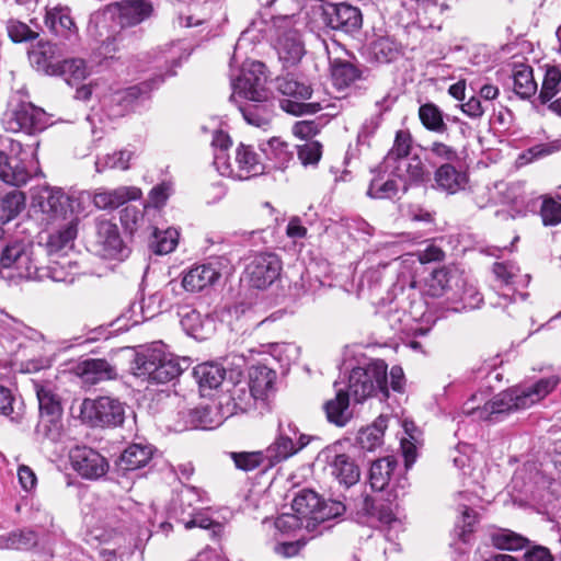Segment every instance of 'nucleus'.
I'll list each match as a JSON object with an SVG mask.
<instances>
[{
	"label": "nucleus",
	"instance_id": "864d4df0",
	"mask_svg": "<svg viewBox=\"0 0 561 561\" xmlns=\"http://www.w3.org/2000/svg\"><path fill=\"white\" fill-rule=\"evenodd\" d=\"M513 82L514 92L522 99H529L537 91V83L529 66L516 67L513 72Z\"/></svg>",
	"mask_w": 561,
	"mask_h": 561
},
{
	"label": "nucleus",
	"instance_id": "72a5a7b5",
	"mask_svg": "<svg viewBox=\"0 0 561 561\" xmlns=\"http://www.w3.org/2000/svg\"><path fill=\"white\" fill-rule=\"evenodd\" d=\"M478 497L470 492H459L457 495V510L460 518L456 524L457 529H461L459 537L462 541H467V534L472 531V527L478 522V515L472 506L478 502Z\"/></svg>",
	"mask_w": 561,
	"mask_h": 561
},
{
	"label": "nucleus",
	"instance_id": "dca6fc26",
	"mask_svg": "<svg viewBox=\"0 0 561 561\" xmlns=\"http://www.w3.org/2000/svg\"><path fill=\"white\" fill-rule=\"evenodd\" d=\"M95 248L96 252L105 259L124 260L129 249L123 242L118 227L108 219H95Z\"/></svg>",
	"mask_w": 561,
	"mask_h": 561
},
{
	"label": "nucleus",
	"instance_id": "423d86ee",
	"mask_svg": "<svg viewBox=\"0 0 561 561\" xmlns=\"http://www.w3.org/2000/svg\"><path fill=\"white\" fill-rule=\"evenodd\" d=\"M37 405L39 411L37 427H41L43 433V444H45L46 440L50 443L60 442L64 436L60 397L50 388H37Z\"/></svg>",
	"mask_w": 561,
	"mask_h": 561
},
{
	"label": "nucleus",
	"instance_id": "f03ea898",
	"mask_svg": "<svg viewBox=\"0 0 561 561\" xmlns=\"http://www.w3.org/2000/svg\"><path fill=\"white\" fill-rule=\"evenodd\" d=\"M182 363L186 364V360L167 353L164 344L156 342L136 353L131 370L142 380L165 383L181 375L184 369Z\"/></svg>",
	"mask_w": 561,
	"mask_h": 561
},
{
	"label": "nucleus",
	"instance_id": "cd10ccee",
	"mask_svg": "<svg viewBox=\"0 0 561 561\" xmlns=\"http://www.w3.org/2000/svg\"><path fill=\"white\" fill-rule=\"evenodd\" d=\"M236 103L249 125L265 129L271 124L274 116L272 96L266 99V101L243 100Z\"/></svg>",
	"mask_w": 561,
	"mask_h": 561
},
{
	"label": "nucleus",
	"instance_id": "3c124183",
	"mask_svg": "<svg viewBox=\"0 0 561 561\" xmlns=\"http://www.w3.org/2000/svg\"><path fill=\"white\" fill-rule=\"evenodd\" d=\"M491 541L500 550L518 551L530 545L526 537L505 528L496 529L491 534Z\"/></svg>",
	"mask_w": 561,
	"mask_h": 561
},
{
	"label": "nucleus",
	"instance_id": "a18cd8bd",
	"mask_svg": "<svg viewBox=\"0 0 561 561\" xmlns=\"http://www.w3.org/2000/svg\"><path fill=\"white\" fill-rule=\"evenodd\" d=\"M397 465L398 462L392 456L374 461L369 469V483L371 489L382 491L389 484Z\"/></svg>",
	"mask_w": 561,
	"mask_h": 561
},
{
	"label": "nucleus",
	"instance_id": "c03bdc74",
	"mask_svg": "<svg viewBox=\"0 0 561 561\" xmlns=\"http://www.w3.org/2000/svg\"><path fill=\"white\" fill-rule=\"evenodd\" d=\"M30 173L16 158L8 157L0 150V180L4 183L20 186L27 182Z\"/></svg>",
	"mask_w": 561,
	"mask_h": 561
},
{
	"label": "nucleus",
	"instance_id": "052dcab7",
	"mask_svg": "<svg viewBox=\"0 0 561 561\" xmlns=\"http://www.w3.org/2000/svg\"><path fill=\"white\" fill-rule=\"evenodd\" d=\"M370 51L374 58L379 62H390L400 54L398 43L389 36H379L373 41Z\"/></svg>",
	"mask_w": 561,
	"mask_h": 561
},
{
	"label": "nucleus",
	"instance_id": "6e6d98bb",
	"mask_svg": "<svg viewBox=\"0 0 561 561\" xmlns=\"http://www.w3.org/2000/svg\"><path fill=\"white\" fill-rule=\"evenodd\" d=\"M181 325L184 331L197 340L206 339L207 328L213 327V319H203L196 310H191L181 317Z\"/></svg>",
	"mask_w": 561,
	"mask_h": 561
},
{
	"label": "nucleus",
	"instance_id": "f8f14e48",
	"mask_svg": "<svg viewBox=\"0 0 561 561\" xmlns=\"http://www.w3.org/2000/svg\"><path fill=\"white\" fill-rule=\"evenodd\" d=\"M283 263L280 257L272 252L256 253L245 267V278L257 289H265L280 276Z\"/></svg>",
	"mask_w": 561,
	"mask_h": 561
},
{
	"label": "nucleus",
	"instance_id": "13d9d810",
	"mask_svg": "<svg viewBox=\"0 0 561 561\" xmlns=\"http://www.w3.org/2000/svg\"><path fill=\"white\" fill-rule=\"evenodd\" d=\"M25 206V196L22 192L12 190L0 198V221L9 222L15 218Z\"/></svg>",
	"mask_w": 561,
	"mask_h": 561
},
{
	"label": "nucleus",
	"instance_id": "9d476101",
	"mask_svg": "<svg viewBox=\"0 0 561 561\" xmlns=\"http://www.w3.org/2000/svg\"><path fill=\"white\" fill-rule=\"evenodd\" d=\"M151 0H123L108 4L98 19L116 20L121 27L136 26L153 14Z\"/></svg>",
	"mask_w": 561,
	"mask_h": 561
},
{
	"label": "nucleus",
	"instance_id": "f3484780",
	"mask_svg": "<svg viewBox=\"0 0 561 561\" xmlns=\"http://www.w3.org/2000/svg\"><path fill=\"white\" fill-rule=\"evenodd\" d=\"M341 445L335 444L327 447L321 456L324 458L330 474L339 481L340 484L350 488L358 482L360 471L355 460L340 451Z\"/></svg>",
	"mask_w": 561,
	"mask_h": 561
},
{
	"label": "nucleus",
	"instance_id": "c9c22d12",
	"mask_svg": "<svg viewBox=\"0 0 561 561\" xmlns=\"http://www.w3.org/2000/svg\"><path fill=\"white\" fill-rule=\"evenodd\" d=\"M46 27L57 36L69 37L76 32V25L66 7H54L46 9L44 19Z\"/></svg>",
	"mask_w": 561,
	"mask_h": 561
},
{
	"label": "nucleus",
	"instance_id": "680f3d73",
	"mask_svg": "<svg viewBox=\"0 0 561 561\" xmlns=\"http://www.w3.org/2000/svg\"><path fill=\"white\" fill-rule=\"evenodd\" d=\"M456 289H458V300L451 301L448 306L454 311L473 310L483 301L481 294L473 286L465 287L463 282L459 283Z\"/></svg>",
	"mask_w": 561,
	"mask_h": 561
},
{
	"label": "nucleus",
	"instance_id": "bf43d9fd",
	"mask_svg": "<svg viewBox=\"0 0 561 561\" xmlns=\"http://www.w3.org/2000/svg\"><path fill=\"white\" fill-rule=\"evenodd\" d=\"M88 75L85 61L81 58L62 59L59 64V70L55 76H60L65 81L72 85L81 82Z\"/></svg>",
	"mask_w": 561,
	"mask_h": 561
},
{
	"label": "nucleus",
	"instance_id": "e433bc0d",
	"mask_svg": "<svg viewBox=\"0 0 561 561\" xmlns=\"http://www.w3.org/2000/svg\"><path fill=\"white\" fill-rule=\"evenodd\" d=\"M340 382H334V388L336 389V396L334 399H331L325 402L324 404V411L327 414V419L329 422L337 425V426H344L350 417V396L344 390V388L339 387Z\"/></svg>",
	"mask_w": 561,
	"mask_h": 561
},
{
	"label": "nucleus",
	"instance_id": "39448f33",
	"mask_svg": "<svg viewBox=\"0 0 561 561\" xmlns=\"http://www.w3.org/2000/svg\"><path fill=\"white\" fill-rule=\"evenodd\" d=\"M267 69L261 61H249L242 66L240 75L231 81L232 94L230 101L238 102L237 98L251 101H266L272 96L267 88Z\"/></svg>",
	"mask_w": 561,
	"mask_h": 561
},
{
	"label": "nucleus",
	"instance_id": "5fc2aeb1",
	"mask_svg": "<svg viewBox=\"0 0 561 561\" xmlns=\"http://www.w3.org/2000/svg\"><path fill=\"white\" fill-rule=\"evenodd\" d=\"M419 118L422 125L430 131L444 134L447 130V124L444 121V114L434 103H425L419 108Z\"/></svg>",
	"mask_w": 561,
	"mask_h": 561
},
{
	"label": "nucleus",
	"instance_id": "7c9ffc66",
	"mask_svg": "<svg viewBox=\"0 0 561 561\" xmlns=\"http://www.w3.org/2000/svg\"><path fill=\"white\" fill-rule=\"evenodd\" d=\"M307 435H300L297 443H293L288 437H282L277 434L276 439L264 451L266 457V468L273 467L302 449L309 444Z\"/></svg>",
	"mask_w": 561,
	"mask_h": 561
},
{
	"label": "nucleus",
	"instance_id": "37998d69",
	"mask_svg": "<svg viewBox=\"0 0 561 561\" xmlns=\"http://www.w3.org/2000/svg\"><path fill=\"white\" fill-rule=\"evenodd\" d=\"M321 497L312 490H301L293 500V510L306 522V528L311 530L316 510H318Z\"/></svg>",
	"mask_w": 561,
	"mask_h": 561
},
{
	"label": "nucleus",
	"instance_id": "1a4fd4ad",
	"mask_svg": "<svg viewBox=\"0 0 561 561\" xmlns=\"http://www.w3.org/2000/svg\"><path fill=\"white\" fill-rule=\"evenodd\" d=\"M277 90L285 96L293 98L280 101V107L293 115L313 114L323 107L319 102L306 103L312 94L311 87L291 77H280L276 80Z\"/></svg>",
	"mask_w": 561,
	"mask_h": 561
},
{
	"label": "nucleus",
	"instance_id": "09e8293b",
	"mask_svg": "<svg viewBox=\"0 0 561 561\" xmlns=\"http://www.w3.org/2000/svg\"><path fill=\"white\" fill-rule=\"evenodd\" d=\"M148 206H145L144 210L136 206H127L121 211V222L126 231L130 234L140 231H148L151 229V224L146 218L149 214Z\"/></svg>",
	"mask_w": 561,
	"mask_h": 561
},
{
	"label": "nucleus",
	"instance_id": "8fccbe9b",
	"mask_svg": "<svg viewBox=\"0 0 561 561\" xmlns=\"http://www.w3.org/2000/svg\"><path fill=\"white\" fill-rule=\"evenodd\" d=\"M77 225L78 219H72L57 233L49 236L46 243V250L49 255L66 251L72 247L73 240L76 239L78 232Z\"/></svg>",
	"mask_w": 561,
	"mask_h": 561
},
{
	"label": "nucleus",
	"instance_id": "c85d7f7f",
	"mask_svg": "<svg viewBox=\"0 0 561 561\" xmlns=\"http://www.w3.org/2000/svg\"><path fill=\"white\" fill-rule=\"evenodd\" d=\"M276 50L285 67L297 65L306 53L301 36L295 28L285 31L278 36Z\"/></svg>",
	"mask_w": 561,
	"mask_h": 561
},
{
	"label": "nucleus",
	"instance_id": "a19ab883",
	"mask_svg": "<svg viewBox=\"0 0 561 561\" xmlns=\"http://www.w3.org/2000/svg\"><path fill=\"white\" fill-rule=\"evenodd\" d=\"M193 376L202 391L213 390L224 382L226 369L217 363H203L194 367Z\"/></svg>",
	"mask_w": 561,
	"mask_h": 561
},
{
	"label": "nucleus",
	"instance_id": "a211bd4d",
	"mask_svg": "<svg viewBox=\"0 0 561 561\" xmlns=\"http://www.w3.org/2000/svg\"><path fill=\"white\" fill-rule=\"evenodd\" d=\"M163 79L164 77L160 75L150 79V81H144L139 84L113 92L105 100V103L110 107L111 115L115 117L124 116L137 100L147 96Z\"/></svg>",
	"mask_w": 561,
	"mask_h": 561
},
{
	"label": "nucleus",
	"instance_id": "ddd939ff",
	"mask_svg": "<svg viewBox=\"0 0 561 561\" xmlns=\"http://www.w3.org/2000/svg\"><path fill=\"white\" fill-rule=\"evenodd\" d=\"M477 401L478 396L473 394L463 404L462 412L478 421H500L502 416L517 411L511 389L494 396L482 407L476 405Z\"/></svg>",
	"mask_w": 561,
	"mask_h": 561
},
{
	"label": "nucleus",
	"instance_id": "4c0bfd02",
	"mask_svg": "<svg viewBox=\"0 0 561 561\" xmlns=\"http://www.w3.org/2000/svg\"><path fill=\"white\" fill-rule=\"evenodd\" d=\"M92 540L100 541L101 543L108 545L112 540L117 547H102L99 549V557L102 561H122L124 554L126 553V549L123 548L119 542L123 540V537L115 531H106L100 528H93L89 534L88 541Z\"/></svg>",
	"mask_w": 561,
	"mask_h": 561
},
{
	"label": "nucleus",
	"instance_id": "5701e85b",
	"mask_svg": "<svg viewBox=\"0 0 561 561\" xmlns=\"http://www.w3.org/2000/svg\"><path fill=\"white\" fill-rule=\"evenodd\" d=\"M324 22L332 30L353 34L359 31L363 24L358 8L346 3L331 4L324 10Z\"/></svg>",
	"mask_w": 561,
	"mask_h": 561
},
{
	"label": "nucleus",
	"instance_id": "0e129e2a",
	"mask_svg": "<svg viewBox=\"0 0 561 561\" xmlns=\"http://www.w3.org/2000/svg\"><path fill=\"white\" fill-rule=\"evenodd\" d=\"M388 265L389 264L387 262H378L376 266H371L366 270L358 283V293H375L380 287L386 276Z\"/></svg>",
	"mask_w": 561,
	"mask_h": 561
},
{
	"label": "nucleus",
	"instance_id": "ea45409f",
	"mask_svg": "<svg viewBox=\"0 0 561 561\" xmlns=\"http://www.w3.org/2000/svg\"><path fill=\"white\" fill-rule=\"evenodd\" d=\"M399 191H402V184L389 172L379 167L377 174L370 181L367 194L373 198H392Z\"/></svg>",
	"mask_w": 561,
	"mask_h": 561
},
{
	"label": "nucleus",
	"instance_id": "69168bd1",
	"mask_svg": "<svg viewBox=\"0 0 561 561\" xmlns=\"http://www.w3.org/2000/svg\"><path fill=\"white\" fill-rule=\"evenodd\" d=\"M560 87L561 70L556 66L548 67L545 72L541 90L539 93V99L541 103L547 104L548 102H550L560 91Z\"/></svg>",
	"mask_w": 561,
	"mask_h": 561
},
{
	"label": "nucleus",
	"instance_id": "c756f323",
	"mask_svg": "<svg viewBox=\"0 0 561 561\" xmlns=\"http://www.w3.org/2000/svg\"><path fill=\"white\" fill-rule=\"evenodd\" d=\"M3 124L9 131L32 136L35 129V106L31 102L21 101L5 114Z\"/></svg>",
	"mask_w": 561,
	"mask_h": 561
},
{
	"label": "nucleus",
	"instance_id": "9b49d317",
	"mask_svg": "<svg viewBox=\"0 0 561 561\" xmlns=\"http://www.w3.org/2000/svg\"><path fill=\"white\" fill-rule=\"evenodd\" d=\"M493 274L495 276V288L499 291L500 299L505 302L497 301L492 304L495 307H506L508 302L515 301L516 296L525 299V294L518 293V287H525L529 282L527 274H522L519 267L513 262H497L493 265Z\"/></svg>",
	"mask_w": 561,
	"mask_h": 561
},
{
	"label": "nucleus",
	"instance_id": "4d7b16f0",
	"mask_svg": "<svg viewBox=\"0 0 561 561\" xmlns=\"http://www.w3.org/2000/svg\"><path fill=\"white\" fill-rule=\"evenodd\" d=\"M152 239L150 241V248L156 254H168L172 252L179 239V232L174 228H167L160 230L157 227H152Z\"/></svg>",
	"mask_w": 561,
	"mask_h": 561
},
{
	"label": "nucleus",
	"instance_id": "bb28decb",
	"mask_svg": "<svg viewBox=\"0 0 561 561\" xmlns=\"http://www.w3.org/2000/svg\"><path fill=\"white\" fill-rule=\"evenodd\" d=\"M220 276V271L215 263L195 265L184 274L182 286L191 293L202 291L218 282Z\"/></svg>",
	"mask_w": 561,
	"mask_h": 561
},
{
	"label": "nucleus",
	"instance_id": "4468645a",
	"mask_svg": "<svg viewBox=\"0 0 561 561\" xmlns=\"http://www.w3.org/2000/svg\"><path fill=\"white\" fill-rule=\"evenodd\" d=\"M72 470L82 479L96 481L103 478L108 469L107 459L98 450L88 446H76L69 451Z\"/></svg>",
	"mask_w": 561,
	"mask_h": 561
},
{
	"label": "nucleus",
	"instance_id": "473e14b6",
	"mask_svg": "<svg viewBox=\"0 0 561 561\" xmlns=\"http://www.w3.org/2000/svg\"><path fill=\"white\" fill-rule=\"evenodd\" d=\"M276 373L274 369L259 364L249 369L247 383L259 400H264L274 390Z\"/></svg>",
	"mask_w": 561,
	"mask_h": 561
},
{
	"label": "nucleus",
	"instance_id": "de8ad7c7",
	"mask_svg": "<svg viewBox=\"0 0 561 561\" xmlns=\"http://www.w3.org/2000/svg\"><path fill=\"white\" fill-rule=\"evenodd\" d=\"M387 422V417L379 416L371 425L359 431L357 442L362 449L373 451L382 445Z\"/></svg>",
	"mask_w": 561,
	"mask_h": 561
},
{
	"label": "nucleus",
	"instance_id": "f257e3e1",
	"mask_svg": "<svg viewBox=\"0 0 561 561\" xmlns=\"http://www.w3.org/2000/svg\"><path fill=\"white\" fill-rule=\"evenodd\" d=\"M413 138L409 130L396 133L393 145L383 158L381 168L397 178L407 192L410 185H419L430 179V172L419 154H411Z\"/></svg>",
	"mask_w": 561,
	"mask_h": 561
},
{
	"label": "nucleus",
	"instance_id": "58836bf2",
	"mask_svg": "<svg viewBox=\"0 0 561 561\" xmlns=\"http://www.w3.org/2000/svg\"><path fill=\"white\" fill-rule=\"evenodd\" d=\"M153 449L150 445L131 444L121 455L118 467L123 471H134L149 463Z\"/></svg>",
	"mask_w": 561,
	"mask_h": 561
},
{
	"label": "nucleus",
	"instance_id": "2eb2a0df",
	"mask_svg": "<svg viewBox=\"0 0 561 561\" xmlns=\"http://www.w3.org/2000/svg\"><path fill=\"white\" fill-rule=\"evenodd\" d=\"M34 250L31 243L14 242L0 252V268H12L8 278L31 280L35 271Z\"/></svg>",
	"mask_w": 561,
	"mask_h": 561
},
{
	"label": "nucleus",
	"instance_id": "2f4dec72",
	"mask_svg": "<svg viewBox=\"0 0 561 561\" xmlns=\"http://www.w3.org/2000/svg\"><path fill=\"white\" fill-rule=\"evenodd\" d=\"M259 400L253 391L250 389L247 381H237L232 388L228 389V396L221 404L226 405L230 414L238 412H247L252 409L255 401Z\"/></svg>",
	"mask_w": 561,
	"mask_h": 561
},
{
	"label": "nucleus",
	"instance_id": "b1692460",
	"mask_svg": "<svg viewBox=\"0 0 561 561\" xmlns=\"http://www.w3.org/2000/svg\"><path fill=\"white\" fill-rule=\"evenodd\" d=\"M459 283L462 279L451 274L447 268L434 270L424 283V294L433 298L445 297L446 301L450 305L451 301L458 300Z\"/></svg>",
	"mask_w": 561,
	"mask_h": 561
},
{
	"label": "nucleus",
	"instance_id": "79ce46f5",
	"mask_svg": "<svg viewBox=\"0 0 561 561\" xmlns=\"http://www.w3.org/2000/svg\"><path fill=\"white\" fill-rule=\"evenodd\" d=\"M61 57V49L56 44L37 42V72L42 71L46 76L56 75L62 61Z\"/></svg>",
	"mask_w": 561,
	"mask_h": 561
},
{
	"label": "nucleus",
	"instance_id": "7ed1b4c3",
	"mask_svg": "<svg viewBox=\"0 0 561 561\" xmlns=\"http://www.w3.org/2000/svg\"><path fill=\"white\" fill-rule=\"evenodd\" d=\"M70 411L72 416L91 427H116L125 420V404L108 396L76 400Z\"/></svg>",
	"mask_w": 561,
	"mask_h": 561
},
{
	"label": "nucleus",
	"instance_id": "a878e982",
	"mask_svg": "<svg viewBox=\"0 0 561 561\" xmlns=\"http://www.w3.org/2000/svg\"><path fill=\"white\" fill-rule=\"evenodd\" d=\"M73 374L82 383L95 385L101 381L112 380L117 377L115 366L104 358H87L79 362L73 368Z\"/></svg>",
	"mask_w": 561,
	"mask_h": 561
},
{
	"label": "nucleus",
	"instance_id": "e2e57ef3",
	"mask_svg": "<svg viewBox=\"0 0 561 561\" xmlns=\"http://www.w3.org/2000/svg\"><path fill=\"white\" fill-rule=\"evenodd\" d=\"M133 156L134 153L131 151L124 149L98 157L95 161V171L98 173H102L107 169H119L125 171L129 168V161Z\"/></svg>",
	"mask_w": 561,
	"mask_h": 561
},
{
	"label": "nucleus",
	"instance_id": "6ab92c4d",
	"mask_svg": "<svg viewBox=\"0 0 561 561\" xmlns=\"http://www.w3.org/2000/svg\"><path fill=\"white\" fill-rule=\"evenodd\" d=\"M356 508L357 514L362 516L377 517V519L386 527V539L391 541L394 548L397 547L394 540L399 538L400 533L404 531V524L390 507L381 506L377 508L374 499L369 495H364L356 504Z\"/></svg>",
	"mask_w": 561,
	"mask_h": 561
},
{
	"label": "nucleus",
	"instance_id": "338daca9",
	"mask_svg": "<svg viewBox=\"0 0 561 561\" xmlns=\"http://www.w3.org/2000/svg\"><path fill=\"white\" fill-rule=\"evenodd\" d=\"M231 458L236 467L243 471H252L260 466L266 467V457L264 451L231 453Z\"/></svg>",
	"mask_w": 561,
	"mask_h": 561
},
{
	"label": "nucleus",
	"instance_id": "603ef678",
	"mask_svg": "<svg viewBox=\"0 0 561 561\" xmlns=\"http://www.w3.org/2000/svg\"><path fill=\"white\" fill-rule=\"evenodd\" d=\"M359 78V70L350 61L335 59L331 64V79L337 89L351 85Z\"/></svg>",
	"mask_w": 561,
	"mask_h": 561
},
{
	"label": "nucleus",
	"instance_id": "49530a36",
	"mask_svg": "<svg viewBox=\"0 0 561 561\" xmlns=\"http://www.w3.org/2000/svg\"><path fill=\"white\" fill-rule=\"evenodd\" d=\"M261 151L276 169L286 168L293 159V152L289 150L288 144L276 137L261 144Z\"/></svg>",
	"mask_w": 561,
	"mask_h": 561
},
{
	"label": "nucleus",
	"instance_id": "393cba45",
	"mask_svg": "<svg viewBox=\"0 0 561 561\" xmlns=\"http://www.w3.org/2000/svg\"><path fill=\"white\" fill-rule=\"evenodd\" d=\"M93 192V205L99 210H115L127 202L138 201L142 192L137 186L99 187Z\"/></svg>",
	"mask_w": 561,
	"mask_h": 561
},
{
	"label": "nucleus",
	"instance_id": "20e7f679",
	"mask_svg": "<svg viewBox=\"0 0 561 561\" xmlns=\"http://www.w3.org/2000/svg\"><path fill=\"white\" fill-rule=\"evenodd\" d=\"M387 369V364L381 359L353 368L346 392L356 403L373 396L379 397L380 401L386 400L389 397Z\"/></svg>",
	"mask_w": 561,
	"mask_h": 561
},
{
	"label": "nucleus",
	"instance_id": "0eeeda50",
	"mask_svg": "<svg viewBox=\"0 0 561 561\" xmlns=\"http://www.w3.org/2000/svg\"><path fill=\"white\" fill-rule=\"evenodd\" d=\"M204 491L193 485H184L179 493L180 510L179 522L185 529L199 527L211 531L213 537H218L224 530L222 524L213 520L207 513L196 511L193 505L203 502Z\"/></svg>",
	"mask_w": 561,
	"mask_h": 561
},
{
	"label": "nucleus",
	"instance_id": "f704fd0d",
	"mask_svg": "<svg viewBox=\"0 0 561 561\" xmlns=\"http://www.w3.org/2000/svg\"><path fill=\"white\" fill-rule=\"evenodd\" d=\"M434 181L437 188L448 194H455L465 188L468 178L453 164L442 163L434 173Z\"/></svg>",
	"mask_w": 561,
	"mask_h": 561
},
{
	"label": "nucleus",
	"instance_id": "6e6552de",
	"mask_svg": "<svg viewBox=\"0 0 561 561\" xmlns=\"http://www.w3.org/2000/svg\"><path fill=\"white\" fill-rule=\"evenodd\" d=\"M216 170L222 176L248 180L262 174L265 167L251 146L240 144L236 149L234 163L232 164L230 162V157H224L222 153H220V156L217 157Z\"/></svg>",
	"mask_w": 561,
	"mask_h": 561
},
{
	"label": "nucleus",
	"instance_id": "aec40b11",
	"mask_svg": "<svg viewBox=\"0 0 561 561\" xmlns=\"http://www.w3.org/2000/svg\"><path fill=\"white\" fill-rule=\"evenodd\" d=\"M37 207L46 216L47 222L65 219L68 214L69 198L62 188L37 184Z\"/></svg>",
	"mask_w": 561,
	"mask_h": 561
},
{
	"label": "nucleus",
	"instance_id": "412c9836",
	"mask_svg": "<svg viewBox=\"0 0 561 561\" xmlns=\"http://www.w3.org/2000/svg\"><path fill=\"white\" fill-rule=\"evenodd\" d=\"M560 379L557 376L541 378L531 385H523L511 388L515 408L525 410L540 402L558 386Z\"/></svg>",
	"mask_w": 561,
	"mask_h": 561
},
{
	"label": "nucleus",
	"instance_id": "4be33fe9",
	"mask_svg": "<svg viewBox=\"0 0 561 561\" xmlns=\"http://www.w3.org/2000/svg\"><path fill=\"white\" fill-rule=\"evenodd\" d=\"M560 379L557 376L541 378L531 385H523L511 388L515 408L525 410L540 402L558 386Z\"/></svg>",
	"mask_w": 561,
	"mask_h": 561
},
{
	"label": "nucleus",
	"instance_id": "774afa93",
	"mask_svg": "<svg viewBox=\"0 0 561 561\" xmlns=\"http://www.w3.org/2000/svg\"><path fill=\"white\" fill-rule=\"evenodd\" d=\"M345 508L346 507L342 502L321 500L319 507L314 513L311 530H313L318 524L342 515Z\"/></svg>",
	"mask_w": 561,
	"mask_h": 561
}]
</instances>
